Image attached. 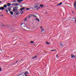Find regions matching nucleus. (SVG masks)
Wrapping results in <instances>:
<instances>
[{
    "instance_id": "nucleus-1",
    "label": "nucleus",
    "mask_w": 76,
    "mask_h": 76,
    "mask_svg": "<svg viewBox=\"0 0 76 76\" xmlns=\"http://www.w3.org/2000/svg\"><path fill=\"white\" fill-rule=\"evenodd\" d=\"M12 11L14 12H17V11H18V7H14L13 8Z\"/></svg>"
},
{
    "instance_id": "nucleus-2",
    "label": "nucleus",
    "mask_w": 76,
    "mask_h": 76,
    "mask_svg": "<svg viewBox=\"0 0 76 76\" xmlns=\"http://www.w3.org/2000/svg\"><path fill=\"white\" fill-rule=\"evenodd\" d=\"M23 0H18L17 1L18 2H19V3H21V2H22Z\"/></svg>"
},
{
    "instance_id": "nucleus-3",
    "label": "nucleus",
    "mask_w": 76,
    "mask_h": 76,
    "mask_svg": "<svg viewBox=\"0 0 76 76\" xmlns=\"http://www.w3.org/2000/svg\"><path fill=\"white\" fill-rule=\"evenodd\" d=\"M28 74H29V72H27V71L26 72L24 73V74L25 75V76H26V75H28Z\"/></svg>"
},
{
    "instance_id": "nucleus-4",
    "label": "nucleus",
    "mask_w": 76,
    "mask_h": 76,
    "mask_svg": "<svg viewBox=\"0 0 76 76\" xmlns=\"http://www.w3.org/2000/svg\"><path fill=\"white\" fill-rule=\"evenodd\" d=\"M4 9V8L3 7H0V10H3Z\"/></svg>"
},
{
    "instance_id": "nucleus-5",
    "label": "nucleus",
    "mask_w": 76,
    "mask_h": 76,
    "mask_svg": "<svg viewBox=\"0 0 76 76\" xmlns=\"http://www.w3.org/2000/svg\"><path fill=\"white\" fill-rule=\"evenodd\" d=\"M23 27L24 28H23V30L24 31H26V30L25 29V28H27V27H26V26H24Z\"/></svg>"
},
{
    "instance_id": "nucleus-6",
    "label": "nucleus",
    "mask_w": 76,
    "mask_h": 76,
    "mask_svg": "<svg viewBox=\"0 0 76 76\" xmlns=\"http://www.w3.org/2000/svg\"><path fill=\"white\" fill-rule=\"evenodd\" d=\"M1 26H2V27H6V28H9V26H4V25H1Z\"/></svg>"
},
{
    "instance_id": "nucleus-7",
    "label": "nucleus",
    "mask_w": 76,
    "mask_h": 76,
    "mask_svg": "<svg viewBox=\"0 0 76 76\" xmlns=\"http://www.w3.org/2000/svg\"><path fill=\"white\" fill-rule=\"evenodd\" d=\"M7 6L9 7V6H10L11 5V4H10V3H7Z\"/></svg>"
},
{
    "instance_id": "nucleus-8",
    "label": "nucleus",
    "mask_w": 76,
    "mask_h": 76,
    "mask_svg": "<svg viewBox=\"0 0 76 76\" xmlns=\"http://www.w3.org/2000/svg\"><path fill=\"white\" fill-rule=\"evenodd\" d=\"M25 8L24 7H23L22 8L20 9V10L21 11H22V10H24V9H25Z\"/></svg>"
},
{
    "instance_id": "nucleus-9",
    "label": "nucleus",
    "mask_w": 76,
    "mask_h": 76,
    "mask_svg": "<svg viewBox=\"0 0 76 76\" xmlns=\"http://www.w3.org/2000/svg\"><path fill=\"white\" fill-rule=\"evenodd\" d=\"M37 56H34V57H32V59H35L37 58Z\"/></svg>"
},
{
    "instance_id": "nucleus-10",
    "label": "nucleus",
    "mask_w": 76,
    "mask_h": 76,
    "mask_svg": "<svg viewBox=\"0 0 76 76\" xmlns=\"http://www.w3.org/2000/svg\"><path fill=\"white\" fill-rule=\"evenodd\" d=\"M61 4H62V2H61L59 4H57V6H60V5H61Z\"/></svg>"
},
{
    "instance_id": "nucleus-11",
    "label": "nucleus",
    "mask_w": 76,
    "mask_h": 76,
    "mask_svg": "<svg viewBox=\"0 0 76 76\" xmlns=\"http://www.w3.org/2000/svg\"><path fill=\"white\" fill-rule=\"evenodd\" d=\"M7 4H5L3 6V7H4L5 8H6V7H7Z\"/></svg>"
},
{
    "instance_id": "nucleus-12",
    "label": "nucleus",
    "mask_w": 76,
    "mask_h": 76,
    "mask_svg": "<svg viewBox=\"0 0 76 76\" xmlns=\"http://www.w3.org/2000/svg\"><path fill=\"white\" fill-rule=\"evenodd\" d=\"M75 57V56L73 55V54H72V55H71V58H73V57Z\"/></svg>"
},
{
    "instance_id": "nucleus-13",
    "label": "nucleus",
    "mask_w": 76,
    "mask_h": 76,
    "mask_svg": "<svg viewBox=\"0 0 76 76\" xmlns=\"http://www.w3.org/2000/svg\"><path fill=\"white\" fill-rule=\"evenodd\" d=\"M19 12H17L16 13V15H19Z\"/></svg>"
},
{
    "instance_id": "nucleus-14",
    "label": "nucleus",
    "mask_w": 76,
    "mask_h": 76,
    "mask_svg": "<svg viewBox=\"0 0 76 76\" xmlns=\"http://www.w3.org/2000/svg\"><path fill=\"white\" fill-rule=\"evenodd\" d=\"M40 6L41 7H44V5H43V4H41L40 5Z\"/></svg>"
},
{
    "instance_id": "nucleus-15",
    "label": "nucleus",
    "mask_w": 76,
    "mask_h": 76,
    "mask_svg": "<svg viewBox=\"0 0 76 76\" xmlns=\"http://www.w3.org/2000/svg\"><path fill=\"white\" fill-rule=\"evenodd\" d=\"M60 45L61 47H63V45H63V43H61L60 44Z\"/></svg>"
},
{
    "instance_id": "nucleus-16",
    "label": "nucleus",
    "mask_w": 76,
    "mask_h": 76,
    "mask_svg": "<svg viewBox=\"0 0 76 76\" xmlns=\"http://www.w3.org/2000/svg\"><path fill=\"white\" fill-rule=\"evenodd\" d=\"M36 20H37L38 22H39V20L37 19V18H35Z\"/></svg>"
},
{
    "instance_id": "nucleus-17",
    "label": "nucleus",
    "mask_w": 76,
    "mask_h": 76,
    "mask_svg": "<svg viewBox=\"0 0 76 76\" xmlns=\"http://www.w3.org/2000/svg\"><path fill=\"white\" fill-rule=\"evenodd\" d=\"M3 16V14H1V13L0 12V16Z\"/></svg>"
},
{
    "instance_id": "nucleus-18",
    "label": "nucleus",
    "mask_w": 76,
    "mask_h": 76,
    "mask_svg": "<svg viewBox=\"0 0 76 76\" xmlns=\"http://www.w3.org/2000/svg\"><path fill=\"white\" fill-rule=\"evenodd\" d=\"M40 8L41 7H37V9H36V10H38L39 9H40Z\"/></svg>"
},
{
    "instance_id": "nucleus-19",
    "label": "nucleus",
    "mask_w": 76,
    "mask_h": 76,
    "mask_svg": "<svg viewBox=\"0 0 76 76\" xmlns=\"http://www.w3.org/2000/svg\"><path fill=\"white\" fill-rule=\"evenodd\" d=\"M10 13L11 15H13V12H10Z\"/></svg>"
},
{
    "instance_id": "nucleus-20",
    "label": "nucleus",
    "mask_w": 76,
    "mask_h": 76,
    "mask_svg": "<svg viewBox=\"0 0 76 76\" xmlns=\"http://www.w3.org/2000/svg\"><path fill=\"white\" fill-rule=\"evenodd\" d=\"M34 42V41H31L30 42V43H31V44H33Z\"/></svg>"
},
{
    "instance_id": "nucleus-21",
    "label": "nucleus",
    "mask_w": 76,
    "mask_h": 76,
    "mask_svg": "<svg viewBox=\"0 0 76 76\" xmlns=\"http://www.w3.org/2000/svg\"><path fill=\"white\" fill-rule=\"evenodd\" d=\"M46 44H47L48 45H49L50 44V43H49L48 42H46Z\"/></svg>"
},
{
    "instance_id": "nucleus-22",
    "label": "nucleus",
    "mask_w": 76,
    "mask_h": 76,
    "mask_svg": "<svg viewBox=\"0 0 76 76\" xmlns=\"http://www.w3.org/2000/svg\"><path fill=\"white\" fill-rule=\"evenodd\" d=\"M37 7H38V6L36 5V6H35L34 8H37Z\"/></svg>"
},
{
    "instance_id": "nucleus-23",
    "label": "nucleus",
    "mask_w": 76,
    "mask_h": 76,
    "mask_svg": "<svg viewBox=\"0 0 76 76\" xmlns=\"http://www.w3.org/2000/svg\"><path fill=\"white\" fill-rule=\"evenodd\" d=\"M31 15H30V16H29L28 17V18H31Z\"/></svg>"
},
{
    "instance_id": "nucleus-24",
    "label": "nucleus",
    "mask_w": 76,
    "mask_h": 76,
    "mask_svg": "<svg viewBox=\"0 0 76 76\" xmlns=\"http://www.w3.org/2000/svg\"><path fill=\"white\" fill-rule=\"evenodd\" d=\"M33 17H35V18H36V17H37V16L35 15H33Z\"/></svg>"
},
{
    "instance_id": "nucleus-25",
    "label": "nucleus",
    "mask_w": 76,
    "mask_h": 76,
    "mask_svg": "<svg viewBox=\"0 0 76 76\" xmlns=\"http://www.w3.org/2000/svg\"><path fill=\"white\" fill-rule=\"evenodd\" d=\"M23 13V11H21L20 12L21 14H22V13Z\"/></svg>"
},
{
    "instance_id": "nucleus-26",
    "label": "nucleus",
    "mask_w": 76,
    "mask_h": 76,
    "mask_svg": "<svg viewBox=\"0 0 76 76\" xmlns=\"http://www.w3.org/2000/svg\"><path fill=\"white\" fill-rule=\"evenodd\" d=\"M44 30L43 29L42 30V31H41V32H44Z\"/></svg>"
},
{
    "instance_id": "nucleus-27",
    "label": "nucleus",
    "mask_w": 76,
    "mask_h": 76,
    "mask_svg": "<svg viewBox=\"0 0 76 76\" xmlns=\"http://www.w3.org/2000/svg\"><path fill=\"white\" fill-rule=\"evenodd\" d=\"M12 2H16V1H14V0Z\"/></svg>"
},
{
    "instance_id": "nucleus-28",
    "label": "nucleus",
    "mask_w": 76,
    "mask_h": 76,
    "mask_svg": "<svg viewBox=\"0 0 76 76\" xmlns=\"http://www.w3.org/2000/svg\"><path fill=\"white\" fill-rule=\"evenodd\" d=\"M15 6H18V4H15Z\"/></svg>"
},
{
    "instance_id": "nucleus-29",
    "label": "nucleus",
    "mask_w": 76,
    "mask_h": 76,
    "mask_svg": "<svg viewBox=\"0 0 76 76\" xmlns=\"http://www.w3.org/2000/svg\"><path fill=\"white\" fill-rule=\"evenodd\" d=\"M6 12H7V13L8 12V10H6Z\"/></svg>"
},
{
    "instance_id": "nucleus-30",
    "label": "nucleus",
    "mask_w": 76,
    "mask_h": 76,
    "mask_svg": "<svg viewBox=\"0 0 76 76\" xmlns=\"http://www.w3.org/2000/svg\"><path fill=\"white\" fill-rule=\"evenodd\" d=\"M26 20H27V18H26V19L24 20V21H26Z\"/></svg>"
},
{
    "instance_id": "nucleus-31",
    "label": "nucleus",
    "mask_w": 76,
    "mask_h": 76,
    "mask_svg": "<svg viewBox=\"0 0 76 76\" xmlns=\"http://www.w3.org/2000/svg\"><path fill=\"white\" fill-rule=\"evenodd\" d=\"M29 8H28L26 9V10H29Z\"/></svg>"
},
{
    "instance_id": "nucleus-32",
    "label": "nucleus",
    "mask_w": 76,
    "mask_h": 76,
    "mask_svg": "<svg viewBox=\"0 0 76 76\" xmlns=\"http://www.w3.org/2000/svg\"><path fill=\"white\" fill-rule=\"evenodd\" d=\"M1 71V68H0V72Z\"/></svg>"
},
{
    "instance_id": "nucleus-33",
    "label": "nucleus",
    "mask_w": 76,
    "mask_h": 76,
    "mask_svg": "<svg viewBox=\"0 0 76 76\" xmlns=\"http://www.w3.org/2000/svg\"><path fill=\"white\" fill-rule=\"evenodd\" d=\"M8 10L9 12H10V9H8Z\"/></svg>"
},
{
    "instance_id": "nucleus-34",
    "label": "nucleus",
    "mask_w": 76,
    "mask_h": 76,
    "mask_svg": "<svg viewBox=\"0 0 76 76\" xmlns=\"http://www.w3.org/2000/svg\"><path fill=\"white\" fill-rule=\"evenodd\" d=\"M22 25H23V23H22L21 24V26H22Z\"/></svg>"
},
{
    "instance_id": "nucleus-35",
    "label": "nucleus",
    "mask_w": 76,
    "mask_h": 76,
    "mask_svg": "<svg viewBox=\"0 0 76 76\" xmlns=\"http://www.w3.org/2000/svg\"><path fill=\"white\" fill-rule=\"evenodd\" d=\"M56 57L57 58L58 57V55H56Z\"/></svg>"
},
{
    "instance_id": "nucleus-36",
    "label": "nucleus",
    "mask_w": 76,
    "mask_h": 76,
    "mask_svg": "<svg viewBox=\"0 0 76 76\" xmlns=\"http://www.w3.org/2000/svg\"><path fill=\"white\" fill-rule=\"evenodd\" d=\"M18 61H17L15 63H18Z\"/></svg>"
},
{
    "instance_id": "nucleus-37",
    "label": "nucleus",
    "mask_w": 76,
    "mask_h": 76,
    "mask_svg": "<svg viewBox=\"0 0 76 76\" xmlns=\"http://www.w3.org/2000/svg\"><path fill=\"white\" fill-rule=\"evenodd\" d=\"M42 26L40 27V28L41 29H42Z\"/></svg>"
},
{
    "instance_id": "nucleus-38",
    "label": "nucleus",
    "mask_w": 76,
    "mask_h": 76,
    "mask_svg": "<svg viewBox=\"0 0 76 76\" xmlns=\"http://www.w3.org/2000/svg\"><path fill=\"white\" fill-rule=\"evenodd\" d=\"M14 4H15V3H13V4H12V5H14Z\"/></svg>"
},
{
    "instance_id": "nucleus-39",
    "label": "nucleus",
    "mask_w": 76,
    "mask_h": 76,
    "mask_svg": "<svg viewBox=\"0 0 76 76\" xmlns=\"http://www.w3.org/2000/svg\"><path fill=\"white\" fill-rule=\"evenodd\" d=\"M51 51H54V50H51Z\"/></svg>"
},
{
    "instance_id": "nucleus-40",
    "label": "nucleus",
    "mask_w": 76,
    "mask_h": 76,
    "mask_svg": "<svg viewBox=\"0 0 76 76\" xmlns=\"http://www.w3.org/2000/svg\"><path fill=\"white\" fill-rule=\"evenodd\" d=\"M73 19H76V18H74Z\"/></svg>"
},
{
    "instance_id": "nucleus-41",
    "label": "nucleus",
    "mask_w": 76,
    "mask_h": 76,
    "mask_svg": "<svg viewBox=\"0 0 76 76\" xmlns=\"http://www.w3.org/2000/svg\"><path fill=\"white\" fill-rule=\"evenodd\" d=\"M1 3V1H0V3Z\"/></svg>"
},
{
    "instance_id": "nucleus-42",
    "label": "nucleus",
    "mask_w": 76,
    "mask_h": 76,
    "mask_svg": "<svg viewBox=\"0 0 76 76\" xmlns=\"http://www.w3.org/2000/svg\"><path fill=\"white\" fill-rule=\"evenodd\" d=\"M23 72H22V73H21V74H23Z\"/></svg>"
},
{
    "instance_id": "nucleus-43",
    "label": "nucleus",
    "mask_w": 76,
    "mask_h": 76,
    "mask_svg": "<svg viewBox=\"0 0 76 76\" xmlns=\"http://www.w3.org/2000/svg\"><path fill=\"white\" fill-rule=\"evenodd\" d=\"M53 51H56V50H53Z\"/></svg>"
},
{
    "instance_id": "nucleus-44",
    "label": "nucleus",
    "mask_w": 76,
    "mask_h": 76,
    "mask_svg": "<svg viewBox=\"0 0 76 76\" xmlns=\"http://www.w3.org/2000/svg\"><path fill=\"white\" fill-rule=\"evenodd\" d=\"M20 75H18V76H20Z\"/></svg>"
},
{
    "instance_id": "nucleus-45",
    "label": "nucleus",
    "mask_w": 76,
    "mask_h": 76,
    "mask_svg": "<svg viewBox=\"0 0 76 76\" xmlns=\"http://www.w3.org/2000/svg\"><path fill=\"white\" fill-rule=\"evenodd\" d=\"M25 76H28H28H27V75H25Z\"/></svg>"
},
{
    "instance_id": "nucleus-46",
    "label": "nucleus",
    "mask_w": 76,
    "mask_h": 76,
    "mask_svg": "<svg viewBox=\"0 0 76 76\" xmlns=\"http://www.w3.org/2000/svg\"><path fill=\"white\" fill-rule=\"evenodd\" d=\"M47 13H46V14H47Z\"/></svg>"
}]
</instances>
